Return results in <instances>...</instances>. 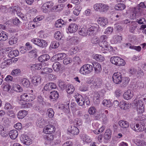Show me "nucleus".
Wrapping results in <instances>:
<instances>
[{
  "instance_id": "17",
  "label": "nucleus",
  "mask_w": 146,
  "mask_h": 146,
  "mask_svg": "<svg viewBox=\"0 0 146 146\" xmlns=\"http://www.w3.org/2000/svg\"><path fill=\"white\" fill-rule=\"evenodd\" d=\"M133 96V92L130 90H128L123 94L124 98L126 100L131 99Z\"/></svg>"
},
{
  "instance_id": "34",
  "label": "nucleus",
  "mask_w": 146,
  "mask_h": 146,
  "mask_svg": "<svg viewBox=\"0 0 146 146\" xmlns=\"http://www.w3.org/2000/svg\"><path fill=\"white\" fill-rule=\"evenodd\" d=\"M83 65L88 74H90L92 71L93 66L92 65L88 64H86Z\"/></svg>"
},
{
  "instance_id": "35",
  "label": "nucleus",
  "mask_w": 146,
  "mask_h": 146,
  "mask_svg": "<svg viewBox=\"0 0 146 146\" xmlns=\"http://www.w3.org/2000/svg\"><path fill=\"white\" fill-rule=\"evenodd\" d=\"M21 83L22 85L26 87H28L30 85V82L28 79L24 78L21 80Z\"/></svg>"
},
{
  "instance_id": "31",
  "label": "nucleus",
  "mask_w": 146,
  "mask_h": 146,
  "mask_svg": "<svg viewBox=\"0 0 146 146\" xmlns=\"http://www.w3.org/2000/svg\"><path fill=\"white\" fill-rule=\"evenodd\" d=\"M111 133L110 129H108L106 130L104 136V138L106 140H108L111 137Z\"/></svg>"
},
{
  "instance_id": "42",
  "label": "nucleus",
  "mask_w": 146,
  "mask_h": 146,
  "mask_svg": "<svg viewBox=\"0 0 146 146\" xmlns=\"http://www.w3.org/2000/svg\"><path fill=\"white\" fill-rule=\"evenodd\" d=\"M13 89V90L17 92H21L23 91L22 88L20 86L17 84L14 85Z\"/></svg>"
},
{
  "instance_id": "29",
  "label": "nucleus",
  "mask_w": 146,
  "mask_h": 146,
  "mask_svg": "<svg viewBox=\"0 0 146 146\" xmlns=\"http://www.w3.org/2000/svg\"><path fill=\"white\" fill-rule=\"evenodd\" d=\"M27 111L25 110H21L19 111L17 114V117L19 119H22L27 114Z\"/></svg>"
},
{
  "instance_id": "25",
  "label": "nucleus",
  "mask_w": 146,
  "mask_h": 146,
  "mask_svg": "<svg viewBox=\"0 0 146 146\" xmlns=\"http://www.w3.org/2000/svg\"><path fill=\"white\" fill-rule=\"evenodd\" d=\"M66 21L61 19H59L57 21L55 24V26L57 28L62 27V26L65 24Z\"/></svg>"
},
{
  "instance_id": "1",
  "label": "nucleus",
  "mask_w": 146,
  "mask_h": 146,
  "mask_svg": "<svg viewBox=\"0 0 146 146\" xmlns=\"http://www.w3.org/2000/svg\"><path fill=\"white\" fill-rule=\"evenodd\" d=\"M146 100V98H143L142 95H138L134 100V103L137 108V111L138 113L141 114L144 112V106L143 101Z\"/></svg>"
},
{
  "instance_id": "12",
  "label": "nucleus",
  "mask_w": 146,
  "mask_h": 146,
  "mask_svg": "<svg viewBox=\"0 0 146 146\" xmlns=\"http://www.w3.org/2000/svg\"><path fill=\"white\" fill-rule=\"evenodd\" d=\"M92 95L94 104H99L100 100V95L99 92L97 91L94 92Z\"/></svg>"
},
{
  "instance_id": "8",
  "label": "nucleus",
  "mask_w": 146,
  "mask_h": 146,
  "mask_svg": "<svg viewBox=\"0 0 146 146\" xmlns=\"http://www.w3.org/2000/svg\"><path fill=\"white\" fill-rule=\"evenodd\" d=\"M20 138L21 142L26 145H29L32 143V139L27 135H22Z\"/></svg>"
},
{
  "instance_id": "61",
  "label": "nucleus",
  "mask_w": 146,
  "mask_h": 146,
  "mask_svg": "<svg viewBox=\"0 0 146 146\" xmlns=\"http://www.w3.org/2000/svg\"><path fill=\"white\" fill-rule=\"evenodd\" d=\"M21 100L24 101H27L29 98V96L27 93H24L22 94L21 96Z\"/></svg>"
},
{
  "instance_id": "46",
  "label": "nucleus",
  "mask_w": 146,
  "mask_h": 146,
  "mask_svg": "<svg viewBox=\"0 0 146 146\" xmlns=\"http://www.w3.org/2000/svg\"><path fill=\"white\" fill-rule=\"evenodd\" d=\"M82 139L84 142L86 143H90L92 141L90 138L86 134H84L83 135Z\"/></svg>"
},
{
  "instance_id": "15",
  "label": "nucleus",
  "mask_w": 146,
  "mask_h": 146,
  "mask_svg": "<svg viewBox=\"0 0 146 146\" xmlns=\"http://www.w3.org/2000/svg\"><path fill=\"white\" fill-rule=\"evenodd\" d=\"M102 82L101 79L96 78L95 79L93 82V86L96 88H100L102 86Z\"/></svg>"
},
{
  "instance_id": "10",
  "label": "nucleus",
  "mask_w": 146,
  "mask_h": 146,
  "mask_svg": "<svg viewBox=\"0 0 146 146\" xmlns=\"http://www.w3.org/2000/svg\"><path fill=\"white\" fill-rule=\"evenodd\" d=\"M55 131L54 127L51 125H47L45 126L43 129L44 133L46 134H51Z\"/></svg>"
},
{
  "instance_id": "3",
  "label": "nucleus",
  "mask_w": 146,
  "mask_h": 146,
  "mask_svg": "<svg viewBox=\"0 0 146 146\" xmlns=\"http://www.w3.org/2000/svg\"><path fill=\"white\" fill-rule=\"evenodd\" d=\"M110 60L112 63L118 66H123L125 64L124 60L117 56L111 57Z\"/></svg>"
},
{
  "instance_id": "58",
  "label": "nucleus",
  "mask_w": 146,
  "mask_h": 146,
  "mask_svg": "<svg viewBox=\"0 0 146 146\" xmlns=\"http://www.w3.org/2000/svg\"><path fill=\"white\" fill-rule=\"evenodd\" d=\"M54 37L57 40H60L62 35L60 32L58 31L56 32L54 34Z\"/></svg>"
},
{
  "instance_id": "53",
  "label": "nucleus",
  "mask_w": 146,
  "mask_h": 146,
  "mask_svg": "<svg viewBox=\"0 0 146 146\" xmlns=\"http://www.w3.org/2000/svg\"><path fill=\"white\" fill-rule=\"evenodd\" d=\"M129 81V79L128 77H124L123 80L122 86L123 87H126L128 84Z\"/></svg>"
},
{
  "instance_id": "57",
  "label": "nucleus",
  "mask_w": 146,
  "mask_h": 146,
  "mask_svg": "<svg viewBox=\"0 0 146 146\" xmlns=\"http://www.w3.org/2000/svg\"><path fill=\"white\" fill-rule=\"evenodd\" d=\"M59 87L62 89H65L66 87V84L63 81H60L58 84Z\"/></svg>"
},
{
  "instance_id": "22",
  "label": "nucleus",
  "mask_w": 146,
  "mask_h": 146,
  "mask_svg": "<svg viewBox=\"0 0 146 146\" xmlns=\"http://www.w3.org/2000/svg\"><path fill=\"white\" fill-rule=\"evenodd\" d=\"M9 134L10 138L13 139H14L17 137L18 133L16 130H13L10 131Z\"/></svg>"
},
{
  "instance_id": "16",
  "label": "nucleus",
  "mask_w": 146,
  "mask_h": 146,
  "mask_svg": "<svg viewBox=\"0 0 146 146\" xmlns=\"http://www.w3.org/2000/svg\"><path fill=\"white\" fill-rule=\"evenodd\" d=\"M93 66L94 67L95 73L96 74L100 73L102 70L101 66L100 64L97 62L92 63Z\"/></svg>"
},
{
  "instance_id": "38",
  "label": "nucleus",
  "mask_w": 146,
  "mask_h": 146,
  "mask_svg": "<svg viewBox=\"0 0 146 146\" xmlns=\"http://www.w3.org/2000/svg\"><path fill=\"white\" fill-rule=\"evenodd\" d=\"M101 5L100 11L106 12L108 10L109 7L107 5L101 3Z\"/></svg>"
},
{
  "instance_id": "23",
  "label": "nucleus",
  "mask_w": 146,
  "mask_h": 146,
  "mask_svg": "<svg viewBox=\"0 0 146 146\" xmlns=\"http://www.w3.org/2000/svg\"><path fill=\"white\" fill-rule=\"evenodd\" d=\"M119 125L123 128H126L128 127L129 126V123L126 121L121 120L119 122Z\"/></svg>"
},
{
  "instance_id": "49",
  "label": "nucleus",
  "mask_w": 146,
  "mask_h": 146,
  "mask_svg": "<svg viewBox=\"0 0 146 146\" xmlns=\"http://www.w3.org/2000/svg\"><path fill=\"white\" fill-rule=\"evenodd\" d=\"M47 134L44 136L45 139L48 141L49 142L53 140L54 138V135L51 134Z\"/></svg>"
},
{
  "instance_id": "20",
  "label": "nucleus",
  "mask_w": 146,
  "mask_h": 146,
  "mask_svg": "<svg viewBox=\"0 0 146 146\" xmlns=\"http://www.w3.org/2000/svg\"><path fill=\"white\" fill-rule=\"evenodd\" d=\"M130 105L125 102H120L119 107L120 108L123 110H127L130 108Z\"/></svg>"
},
{
  "instance_id": "39",
  "label": "nucleus",
  "mask_w": 146,
  "mask_h": 146,
  "mask_svg": "<svg viewBox=\"0 0 146 146\" xmlns=\"http://www.w3.org/2000/svg\"><path fill=\"white\" fill-rule=\"evenodd\" d=\"M122 37L119 35H115L113 37L114 42L115 44H117L120 42L122 40Z\"/></svg>"
},
{
  "instance_id": "30",
  "label": "nucleus",
  "mask_w": 146,
  "mask_h": 146,
  "mask_svg": "<svg viewBox=\"0 0 146 146\" xmlns=\"http://www.w3.org/2000/svg\"><path fill=\"white\" fill-rule=\"evenodd\" d=\"M126 6L123 3H118L117 4L115 7V9L117 10H122L125 9Z\"/></svg>"
},
{
  "instance_id": "40",
  "label": "nucleus",
  "mask_w": 146,
  "mask_h": 146,
  "mask_svg": "<svg viewBox=\"0 0 146 146\" xmlns=\"http://www.w3.org/2000/svg\"><path fill=\"white\" fill-rule=\"evenodd\" d=\"M52 69L50 68H44L41 70V73L42 74H46L52 72Z\"/></svg>"
},
{
  "instance_id": "43",
  "label": "nucleus",
  "mask_w": 146,
  "mask_h": 146,
  "mask_svg": "<svg viewBox=\"0 0 146 146\" xmlns=\"http://www.w3.org/2000/svg\"><path fill=\"white\" fill-rule=\"evenodd\" d=\"M67 92L70 94H71L73 93L75 90V88L74 86L71 85H69L66 89Z\"/></svg>"
},
{
  "instance_id": "19",
  "label": "nucleus",
  "mask_w": 146,
  "mask_h": 146,
  "mask_svg": "<svg viewBox=\"0 0 146 146\" xmlns=\"http://www.w3.org/2000/svg\"><path fill=\"white\" fill-rule=\"evenodd\" d=\"M41 82V78L39 76H35L32 77V83L36 86L40 84Z\"/></svg>"
},
{
  "instance_id": "13",
  "label": "nucleus",
  "mask_w": 146,
  "mask_h": 146,
  "mask_svg": "<svg viewBox=\"0 0 146 146\" xmlns=\"http://www.w3.org/2000/svg\"><path fill=\"white\" fill-rule=\"evenodd\" d=\"M78 29V25L75 23L70 24L68 28V31L70 33H75L77 31Z\"/></svg>"
},
{
  "instance_id": "59",
  "label": "nucleus",
  "mask_w": 146,
  "mask_h": 146,
  "mask_svg": "<svg viewBox=\"0 0 146 146\" xmlns=\"http://www.w3.org/2000/svg\"><path fill=\"white\" fill-rule=\"evenodd\" d=\"M42 105L41 104H38L37 103L36 105L35 106V110L39 112H40L42 110Z\"/></svg>"
},
{
  "instance_id": "4",
  "label": "nucleus",
  "mask_w": 146,
  "mask_h": 146,
  "mask_svg": "<svg viewBox=\"0 0 146 146\" xmlns=\"http://www.w3.org/2000/svg\"><path fill=\"white\" fill-rule=\"evenodd\" d=\"M99 27L98 25L95 24L89 28L87 30V35L90 36H94L96 35L100 30Z\"/></svg>"
},
{
  "instance_id": "9",
  "label": "nucleus",
  "mask_w": 146,
  "mask_h": 146,
  "mask_svg": "<svg viewBox=\"0 0 146 146\" xmlns=\"http://www.w3.org/2000/svg\"><path fill=\"white\" fill-rule=\"evenodd\" d=\"M74 97L76 101L79 105L82 106L84 104V99L83 97L78 93L75 94Z\"/></svg>"
},
{
  "instance_id": "2",
  "label": "nucleus",
  "mask_w": 146,
  "mask_h": 146,
  "mask_svg": "<svg viewBox=\"0 0 146 146\" xmlns=\"http://www.w3.org/2000/svg\"><path fill=\"white\" fill-rule=\"evenodd\" d=\"M108 37L106 35H103L100 37L99 46L102 48V50L103 49L105 50L106 51H109V48H111V46H110L107 42V39Z\"/></svg>"
},
{
  "instance_id": "64",
  "label": "nucleus",
  "mask_w": 146,
  "mask_h": 146,
  "mask_svg": "<svg viewBox=\"0 0 146 146\" xmlns=\"http://www.w3.org/2000/svg\"><path fill=\"white\" fill-rule=\"evenodd\" d=\"M1 135L3 137H6L8 136L7 131L5 129V130L4 128L1 130Z\"/></svg>"
},
{
  "instance_id": "62",
  "label": "nucleus",
  "mask_w": 146,
  "mask_h": 146,
  "mask_svg": "<svg viewBox=\"0 0 146 146\" xmlns=\"http://www.w3.org/2000/svg\"><path fill=\"white\" fill-rule=\"evenodd\" d=\"M136 144L138 145L141 146H146V143L143 140H137Z\"/></svg>"
},
{
  "instance_id": "44",
  "label": "nucleus",
  "mask_w": 146,
  "mask_h": 146,
  "mask_svg": "<svg viewBox=\"0 0 146 146\" xmlns=\"http://www.w3.org/2000/svg\"><path fill=\"white\" fill-rule=\"evenodd\" d=\"M57 58L56 60L59 61L65 58L66 56V55L64 53H60L57 54L56 55Z\"/></svg>"
},
{
  "instance_id": "50",
  "label": "nucleus",
  "mask_w": 146,
  "mask_h": 146,
  "mask_svg": "<svg viewBox=\"0 0 146 146\" xmlns=\"http://www.w3.org/2000/svg\"><path fill=\"white\" fill-rule=\"evenodd\" d=\"M79 34L81 36H85L87 35V31H86V29L84 28L81 29L79 31Z\"/></svg>"
},
{
  "instance_id": "60",
  "label": "nucleus",
  "mask_w": 146,
  "mask_h": 146,
  "mask_svg": "<svg viewBox=\"0 0 146 146\" xmlns=\"http://www.w3.org/2000/svg\"><path fill=\"white\" fill-rule=\"evenodd\" d=\"M91 42L94 44H98L99 45L100 40L96 36L94 37L91 40Z\"/></svg>"
},
{
  "instance_id": "47",
  "label": "nucleus",
  "mask_w": 146,
  "mask_h": 146,
  "mask_svg": "<svg viewBox=\"0 0 146 146\" xmlns=\"http://www.w3.org/2000/svg\"><path fill=\"white\" fill-rule=\"evenodd\" d=\"M7 33L4 31H2L1 34V41H5L7 39Z\"/></svg>"
},
{
  "instance_id": "33",
  "label": "nucleus",
  "mask_w": 146,
  "mask_h": 146,
  "mask_svg": "<svg viewBox=\"0 0 146 146\" xmlns=\"http://www.w3.org/2000/svg\"><path fill=\"white\" fill-rule=\"evenodd\" d=\"M50 98L51 99L56 100L58 97L59 94L57 91H53L50 93Z\"/></svg>"
},
{
  "instance_id": "48",
  "label": "nucleus",
  "mask_w": 146,
  "mask_h": 146,
  "mask_svg": "<svg viewBox=\"0 0 146 146\" xmlns=\"http://www.w3.org/2000/svg\"><path fill=\"white\" fill-rule=\"evenodd\" d=\"M102 104L106 107L110 108L111 106V103L109 100H104L102 102Z\"/></svg>"
},
{
  "instance_id": "54",
  "label": "nucleus",
  "mask_w": 146,
  "mask_h": 146,
  "mask_svg": "<svg viewBox=\"0 0 146 146\" xmlns=\"http://www.w3.org/2000/svg\"><path fill=\"white\" fill-rule=\"evenodd\" d=\"M79 72L81 74L86 75L88 74L87 72L86 71L84 65L82 66L79 70Z\"/></svg>"
},
{
  "instance_id": "14",
  "label": "nucleus",
  "mask_w": 146,
  "mask_h": 146,
  "mask_svg": "<svg viewBox=\"0 0 146 146\" xmlns=\"http://www.w3.org/2000/svg\"><path fill=\"white\" fill-rule=\"evenodd\" d=\"M53 3L49 1L45 3L43 5L42 9L44 12L46 13L48 9L51 8L53 6Z\"/></svg>"
},
{
  "instance_id": "7",
  "label": "nucleus",
  "mask_w": 146,
  "mask_h": 146,
  "mask_svg": "<svg viewBox=\"0 0 146 146\" xmlns=\"http://www.w3.org/2000/svg\"><path fill=\"white\" fill-rule=\"evenodd\" d=\"M142 9L139 7H136L134 8L133 11L130 14V17L133 19H136L141 15Z\"/></svg>"
},
{
  "instance_id": "24",
  "label": "nucleus",
  "mask_w": 146,
  "mask_h": 146,
  "mask_svg": "<svg viewBox=\"0 0 146 146\" xmlns=\"http://www.w3.org/2000/svg\"><path fill=\"white\" fill-rule=\"evenodd\" d=\"M19 53V51L17 50L11 51L9 52L8 56L9 58H13L17 56Z\"/></svg>"
},
{
  "instance_id": "41",
  "label": "nucleus",
  "mask_w": 146,
  "mask_h": 146,
  "mask_svg": "<svg viewBox=\"0 0 146 146\" xmlns=\"http://www.w3.org/2000/svg\"><path fill=\"white\" fill-rule=\"evenodd\" d=\"M18 39L16 37L12 36L9 39V44L12 45L16 44L17 41Z\"/></svg>"
},
{
  "instance_id": "6",
  "label": "nucleus",
  "mask_w": 146,
  "mask_h": 146,
  "mask_svg": "<svg viewBox=\"0 0 146 146\" xmlns=\"http://www.w3.org/2000/svg\"><path fill=\"white\" fill-rule=\"evenodd\" d=\"M121 74L120 72L114 73L112 76V80L114 83L116 84L120 83L122 81Z\"/></svg>"
},
{
  "instance_id": "5",
  "label": "nucleus",
  "mask_w": 146,
  "mask_h": 146,
  "mask_svg": "<svg viewBox=\"0 0 146 146\" xmlns=\"http://www.w3.org/2000/svg\"><path fill=\"white\" fill-rule=\"evenodd\" d=\"M31 41L35 44L42 48L46 47L47 45L46 41L41 39L34 38L31 39Z\"/></svg>"
},
{
  "instance_id": "28",
  "label": "nucleus",
  "mask_w": 146,
  "mask_h": 146,
  "mask_svg": "<svg viewBox=\"0 0 146 146\" xmlns=\"http://www.w3.org/2000/svg\"><path fill=\"white\" fill-rule=\"evenodd\" d=\"M70 133H71L73 135L78 134L79 132L78 129L75 126H71V128L69 131Z\"/></svg>"
},
{
  "instance_id": "45",
  "label": "nucleus",
  "mask_w": 146,
  "mask_h": 146,
  "mask_svg": "<svg viewBox=\"0 0 146 146\" xmlns=\"http://www.w3.org/2000/svg\"><path fill=\"white\" fill-rule=\"evenodd\" d=\"M9 60L6 58H4L2 59V62L1 65V68H3L6 67L7 65L8 64V61Z\"/></svg>"
},
{
  "instance_id": "51",
  "label": "nucleus",
  "mask_w": 146,
  "mask_h": 146,
  "mask_svg": "<svg viewBox=\"0 0 146 146\" xmlns=\"http://www.w3.org/2000/svg\"><path fill=\"white\" fill-rule=\"evenodd\" d=\"M144 129V126L142 125H139V124H137L135 125V131L137 132L141 131Z\"/></svg>"
},
{
  "instance_id": "55",
  "label": "nucleus",
  "mask_w": 146,
  "mask_h": 146,
  "mask_svg": "<svg viewBox=\"0 0 146 146\" xmlns=\"http://www.w3.org/2000/svg\"><path fill=\"white\" fill-rule=\"evenodd\" d=\"M82 9V7L80 6L76 7L73 11L74 14L76 16H78L80 13Z\"/></svg>"
},
{
  "instance_id": "37",
  "label": "nucleus",
  "mask_w": 146,
  "mask_h": 146,
  "mask_svg": "<svg viewBox=\"0 0 146 146\" xmlns=\"http://www.w3.org/2000/svg\"><path fill=\"white\" fill-rule=\"evenodd\" d=\"M93 57L97 61L102 62L104 60V58L101 55L96 54L93 56Z\"/></svg>"
},
{
  "instance_id": "32",
  "label": "nucleus",
  "mask_w": 146,
  "mask_h": 146,
  "mask_svg": "<svg viewBox=\"0 0 146 146\" xmlns=\"http://www.w3.org/2000/svg\"><path fill=\"white\" fill-rule=\"evenodd\" d=\"M137 27V24L136 22L133 21H131L129 29L130 32L131 33L134 32Z\"/></svg>"
},
{
  "instance_id": "56",
  "label": "nucleus",
  "mask_w": 146,
  "mask_h": 146,
  "mask_svg": "<svg viewBox=\"0 0 146 146\" xmlns=\"http://www.w3.org/2000/svg\"><path fill=\"white\" fill-rule=\"evenodd\" d=\"M14 106L10 103L7 102L5 103L4 107L6 110H11L13 108Z\"/></svg>"
},
{
  "instance_id": "26",
  "label": "nucleus",
  "mask_w": 146,
  "mask_h": 146,
  "mask_svg": "<svg viewBox=\"0 0 146 146\" xmlns=\"http://www.w3.org/2000/svg\"><path fill=\"white\" fill-rule=\"evenodd\" d=\"M52 66L54 70L58 72L60 70L61 65L59 62H56L53 63Z\"/></svg>"
},
{
  "instance_id": "27",
  "label": "nucleus",
  "mask_w": 146,
  "mask_h": 146,
  "mask_svg": "<svg viewBox=\"0 0 146 146\" xmlns=\"http://www.w3.org/2000/svg\"><path fill=\"white\" fill-rule=\"evenodd\" d=\"M68 42L72 44H74L78 42V38L76 36H73L70 38H68Z\"/></svg>"
},
{
  "instance_id": "36",
  "label": "nucleus",
  "mask_w": 146,
  "mask_h": 146,
  "mask_svg": "<svg viewBox=\"0 0 146 146\" xmlns=\"http://www.w3.org/2000/svg\"><path fill=\"white\" fill-rule=\"evenodd\" d=\"M21 71L19 68L15 69L12 70L11 73V74L15 76H18L20 75Z\"/></svg>"
},
{
  "instance_id": "11",
  "label": "nucleus",
  "mask_w": 146,
  "mask_h": 146,
  "mask_svg": "<svg viewBox=\"0 0 146 146\" xmlns=\"http://www.w3.org/2000/svg\"><path fill=\"white\" fill-rule=\"evenodd\" d=\"M56 87L57 86L55 83L53 82H50L45 85L42 90L50 91L52 89L56 88Z\"/></svg>"
},
{
  "instance_id": "21",
  "label": "nucleus",
  "mask_w": 146,
  "mask_h": 146,
  "mask_svg": "<svg viewBox=\"0 0 146 146\" xmlns=\"http://www.w3.org/2000/svg\"><path fill=\"white\" fill-rule=\"evenodd\" d=\"M49 59V56L47 54H45L40 56L38 58V60L40 62H44L48 60Z\"/></svg>"
},
{
  "instance_id": "63",
  "label": "nucleus",
  "mask_w": 146,
  "mask_h": 146,
  "mask_svg": "<svg viewBox=\"0 0 146 146\" xmlns=\"http://www.w3.org/2000/svg\"><path fill=\"white\" fill-rule=\"evenodd\" d=\"M136 22L139 24H144L146 23V21L144 18H141L137 19Z\"/></svg>"
},
{
  "instance_id": "18",
  "label": "nucleus",
  "mask_w": 146,
  "mask_h": 146,
  "mask_svg": "<svg viewBox=\"0 0 146 146\" xmlns=\"http://www.w3.org/2000/svg\"><path fill=\"white\" fill-rule=\"evenodd\" d=\"M97 21L98 23L102 27L104 26L108 23L107 19L105 17H100Z\"/></svg>"
},
{
  "instance_id": "52",
  "label": "nucleus",
  "mask_w": 146,
  "mask_h": 146,
  "mask_svg": "<svg viewBox=\"0 0 146 146\" xmlns=\"http://www.w3.org/2000/svg\"><path fill=\"white\" fill-rule=\"evenodd\" d=\"M47 114L49 118L53 117L54 115V112L53 109L51 108L48 109L47 111Z\"/></svg>"
}]
</instances>
